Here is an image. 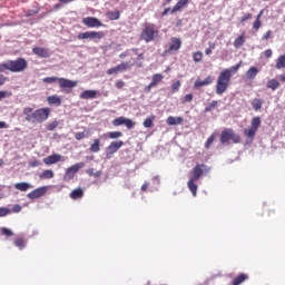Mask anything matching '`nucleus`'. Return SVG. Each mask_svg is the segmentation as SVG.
Returning a JSON list of instances; mask_svg holds the SVG:
<instances>
[{
  "mask_svg": "<svg viewBox=\"0 0 285 285\" xmlns=\"http://www.w3.org/2000/svg\"><path fill=\"white\" fill-rule=\"evenodd\" d=\"M22 115H24V120L28 124H43L50 117V108L45 107L35 110L32 107H24Z\"/></svg>",
  "mask_w": 285,
  "mask_h": 285,
  "instance_id": "f257e3e1",
  "label": "nucleus"
},
{
  "mask_svg": "<svg viewBox=\"0 0 285 285\" xmlns=\"http://www.w3.org/2000/svg\"><path fill=\"white\" fill-rule=\"evenodd\" d=\"M6 70H9V72H24V70H28V60L18 58L0 63V72H6Z\"/></svg>",
  "mask_w": 285,
  "mask_h": 285,
  "instance_id": "f03ea898",
  "label": "nucleus"
},
{
  "mask_svg": "<svg viewBox=\"0 0 285 285\" xmlns=\"http://www.w3.org/2000/svg\"><path fill=\"white\" fill-rule=\"evenodd\" d=\"M233 76H230L229 70L220 71L217 82H216V95H224L228 90V86H230V79Z\"/></svg>",
  "mask_w": 285,
  "mask_h": 285,
  "instance_id": "7ed1b4c3",
  "label": "nucleus"
},
{
  "mask_svg": "<svg viewBox=\"0 0 285 285\" xmlns=\"http://www.w3.org/2000/svg\"><path fill=\"white\" fill-rule=\"evenodd\" d=\"M159 37V30L154 23L145 24L141 33L140 39L146 41V43H150V41H155Z\"/></svg>",
  "mask_w": 285,
  "mask_h": 285,
  "instance_id": "20e7f679",
  "label": "nucleus"
},
{
  "mask_svg": "<svg viewBox=\"0 0 285 285\" xmlns=\"http://www.w3.org/2000/svg\"><path fill=\"white\" fill-rule=\"evenodd\" d=\"M220 144H242V136L235 132L233 128H226L220 134Z\"/></svg>",
  "mask_w": 285,
  "mask_h": 285,
  "instance_id": "39448f33",
  "label": "nucleus"
},
{
  "mask_svg": "<svg viewBox=\"0 0 285 285\" xmlns=\"http://www.w3.org/2000/svg\"><path fill=\"white\" fill-rule=\"evenodd\" d=\"M43 83H55L58 81L59 88L72 90V88H77V80H70L66 78H57V77H47L42 79Z\"/></svg>",
  "mask_w": 285,
  "mask_h": 285,
  "instance_id": "423d86ee",
  "label": "nucleus"
},
{
  "mask_svg": "<svg viewBox=\"0 0 285 285\" xmlns=\"http://www.w3.org/2000/svg\"><path fill=\"white\" fill-rule=\"evenodd\" d=\"M259 126H262V118L256 116L252 119L250 127L244 129L245 137L253 141V139H255V136L257 135V130H259Z\"/></svg>",
  "mask_w": 285,
  "mask_h": 285,
  "instance_id": "0eeeda50",
  "label": "nucleus"
},
{
  "mask_svg": "<svg viewBox=\"0 0 285 285\" xmlns=\"http://www.w3.org/2000/svg\"><path fill=\"white\" fill-rule=\"evenodd\" d=\"M104 37H106L104 31H86L78 35V39L80 40L91 39L92 41H95V39H104Z\"/></svg>",
  "mask_w": 285,
  "mask_h": 285,
  "instance_id": "6e6552de",
  "label": "nucleus"
},
{
  "mask_svg": "<svg viewBox=\"0 0 285 285\" xmlns=\"http://www.w3.org/2000/svg\"><path fill=\"white\" fill-rule=\"evenodd\" d=\"M112 126H126L128 130H131V128H135V121H132V119L120 116L112 120Z\"/></svg>",
  "mask_w": 285,
  "mask_h": 285,
  "instance_id": "1a4fd4ad",
  "label": "nucleus"
},
{
  "mask_svg": "<svg viewBox=\"0 0 285 285\" xmlns=\"http://www.w3.org/2000/svg\"><path fill=\"white\" fill-rule=\"evenodd\" d=\"M191 179H195L196 181L203 177L204 173H208V167L205 164H197L193 170Z\"/></svg>",
  "mask_w": 285,
  "mask_h": 285,
  "instance_id": "9d476101",
  "label": "nucleus"
},
{
  "mask_svg": "<svg viewBox=\"0 0 285 285\" xmlns=\"http://www.w3.org/2000/svg\"><path fill=\"white\" fill-rule=\"evenodd\" d=\"M82 23L87 28H101V27H104V23L101 22V20H99V18H96V17H86V18L82 19Z\"/></svg>",
  "mask_w": 285,
  "mask_h": 285,
  "instance_id": "9b49d317",
  "label": "nucleus"
},
{
  "mask_svg": "<svg viewBox=\"0 0 285 285\" xmlns=\"http://www.w3.org/2000/svg\"><path fill=\"white\" fill-rule=\"evenodd\" d=\"M86 166V164L83 163H77L72 166H70L69 168H67L65 177L66 179H73L75 175H77L78 170H81V168H83Z\"/></svg>",
  "mask_w": 285,
  "mask_h": 285,
  "instance_id": "f8f14e48",
  "label": "nucleus"
},
{
  "mask_svg": "<svg viewBox=\"0 0 285 285\" xmlns=\"http://www.w3.org/2000/svg\"><path fill=\"white\" fill-rule=\"evenodd\" d=\"M161 81H164V75H161V73H154L151 76L150 83L145 88L146 92H150V90H153V88L159 86V83H161Z\"/></svg>",
  "mask_w": 285,
  "mask_h": 285,
  "instance_id": "ddd939ff",
  "label": "nucleus"
},
{
  "mask_svg": "<svg viewBox=\"0 0 285 285\" xmlns=\"http://www.w3.org/2000/svg\"><path fill=\"white\" fill-rule=\"evenodd\" d=\"M46 193H48L47 187H38V188L33 189L31 193H29L27 195V197L29 199H39V197H43V195H46Z\"/></svg>",
  "mask_w": 285,
  "mask_h": 285,
  "instance_id": "4468645a",
  "label": "nucleus"
},
{
  "mask_svg": "<svg viewBox=\"0 0 285 285\" xmlns=\"http://www.w3.org/2000/svg\"><path fill=\"white\" fill-rule=\"evenodd\" d=\"M59 161H63V156L59 154H53L43 158V164H46V166H52V164H59Z\"/></svg>",
  "mask_w": 285,
  "mask_h": 285,
  "instance_id": "2eb2a0df",
  "label": "nucleus"
},
{
  "mask_svg": "<svg viewBox=\"0 0 285 285\" xmlns=\"http://www.w3.org/2000/svg\"><path fill=\"white\" fill-rule=\"evenodd\" d=\"M213 81H215V78L213 76H207L204 80L198 78L194 82V88L199 89V88H204V86H210Z\"/></svg>",
  "mask_w": 285,
  "mask_h": 285,
  "instance_id": "dca6fc26",
  "label": "nucleus"
},
{
  "mask_svg": "<svg viewBox=\"0 0 285 285\" xmlns=\"http://www.w3.org/2000/svg\"><path fill=\"white\" fill-rule=\"evenodd\" d=\"M33 55H37V57H40L41 59H48L50 57V50L43 48V47H35L32 49Z\"/></svg>",
  "mask_w": 285,
  "mask_h": 285,
  "instance_id": "f3484780",
  "label": "nucleus"
},
{
  "mask_svg": "<svg viewBox=\"0 0 285 285\" xmlns=\"http://www.w3.org/2000/svg\"><path fill=\"white\" fill-rule=\"evenodd\" d=\"M121 146H124V141L121 140L110 142V145L107 147V155H115V153H117Z\"/></svg>",
  "mask_w": 285,
  "mask_h": 285,
  "instance_id": "a211bd4d",
  "label": "nucleus"
},
{
  "mask_svg": "<svg viewBox=\"0 0 285 285\" xmlns=\"http://www.w3.org/2000/svg\"><path fill=\"white\" fill-rule=\"evenodd\" d=\"M188 3L190 2H187V0H178L177 3L170 10V14H175L176 12H181V10H184L185 8H188Z\"/></svg>",
  "mask_w": 285,
  "mask_h": 285,
  "instance_id": "6ab92c4d",
  "label": "nucleus"
},
{
  "mask_svg": "<svg viewBox=\"0 0 285 285\" xmlns=\"http://www.w3.org/2000/svg\"><path fill=\"white\" fill-rule=\"evenodd\" d=\"M179 48H181V39L171 38L168 52H177V50H179Z\"/></svg>",
  "mask_w": 285,
  "mask_h": 285,
  "instance_id": "aec40b11",
  "label": "nucleus"
},
{
  "mask_svg": "<svg viewBox=\"0 0 285 285\" xmlns=\"http://www.w3.org/2000/svg\"><path fill=\"white\" fill-rule=\"evenodd\" d=\"M99 91L97 90H85L80 94V99H97Z\"/></svg>",
  "mask_w": 285,
  "mask_h": 285,
  "instance_id": "412c9836",
  "label": "nucleus"
},
{
  "mask_svg": "<svg viewBox=\"0 0 285 285\" xmlns=\"http://www.w3.org/2000/svg\"><path fill=\"white\" fill-rule=\"evenodd\" d=\"M257 75H259V69L257 67H250L246 73L245 77L246 79H248L249 81H253V79H255V77H257Z\"/></svg>",
  "mask_w": 285,
  "mask_h": 285,
  "instance_id": "4be33fe9",
  "label": "nucleus"
},
{
  "mask_svg": "<svg viewBox=\"0 0 285 285\" xmlns=\"http://www.w3.org/2000/svg\"><path fill=\"white\" fill-rule=\"evenodd\" d=\"M166 121L168 126H180V124H184V118L169 116Z\"/></svg>",
  "mask_w": 285,
  "mask_h": 285,
  "instance_id": "5701e85b",
  "label": "nucleus"
},
{
  "mask_svg": "<svg viewBox=\"0 0 285 285\" xmlns=\"http://www.w3.org/2000/svg\"><path fill=\"white\" fill-rule=\"evenodd\" d=\"M14 188H16V190L26 193L27 190H30V188H32V185H30V183H17V184H14Z\"/></svg>",
  "mask_w": 285,
  "mask_h": 285,
  "instance_id": "b1692460",
  "label": "nucleus"
},
{
  "mask_svg": "<svg viewBox=\"0 0 285 285\" xmlns=\"http://www.w3.org/2000/svg\"><path fill=\"white\" fill-rule=\"evenodd\" d=\"M195 181L197 180H195L194 178H190L187 183V187L190 190L191 195L194 197H197V184Z\"/></svg>",
  "mask_w": 285,
  "mask_h": 285,
  "instance_id": "393cba45",
  "label": "nucleus"
},
{
  "mask_svg": "<svg viewBox=\"0 0 285 285\" xmlns=\"http://www.w3.org/2000/svg\"><path fill=\"white\" fill-rule=\"evenodd\" d=\"M47 101L50 106H61V98L57 95L49 96Z\"/></svg>",
  "mask_w": 285,
  "mask_h": 285,
  "instance_id": "a878e982",
  "label": "nucleus"
},
{
  "mask_svg": "<svg viewBox=\"0 0 285 285\" xmlns=\"http://www.w3.org/2000/svg\"><path fill=\"white\" fill-rule=\"evenodd\" d=\"M276 70H284L285 69V53L278 56L276 59V65H275Z\"/></svg>",
  "mask_w": 285,
  "mask_h": 285,
  "instance_id": "bb28decb",
  "label": "nucleus"
},
{
  "mask_svg": "<svg viewBox=\"0 0 285 285\" xmlns=\"http://www.w3.org/2000/svg\"><path fill=\"white\" fill-rule=\"evenodd\" d=\"M69 197L71 199H81L83 197V189L82 188H76L70 194Z\"/></svg>",
  "mask_w": 285,
  "mask_h": 285,
  "instance_id": "cd10ccee",
  "label": "nucleus"
},
{
  "mask_svg": "<svg viewBox=\"0 0 285 285\" xmlns=\"http://www.w3.org/2000/svg\"><path fill=\"white\" fill-rule=\"evenodd\" d=\"M100 146L101 141L98 138L94 139V142L90 145L89 148L90 153H99L101 150Z\"/></svg>",
  "mask_w": 285,
  "mask_h": 285,
  "instance_id": "c85d7f7f",
  "label": "nucleus"
},
{
  "mask_svg": "<svg viewBox=\"0 0 285 285\" xmlns=\"http://www.w3.org/2000/svg\"><path fill=\"white\" fill-rule=\"evenodd\" d=\"M246 279H248L247 274H239L237 277L234 278V281L232 282V285L244 284V282H246Z\"/></svg>",
  "mask_w": 285,
  "mask_h": 285,
  "instance_id": "c756f323",
  "label": "nucleus"
},
{
  "mask_svg": "<svg viewBox=\"0 0 285 285\" xmlns=\"http://www.w3.org/2000/svg\"><path fill=\"white\" fill-rule=\"evenodd\" d=\"M132 66V62H121L120 65L116 66V69L118 70V72H125V70H130Z\"/></svg>",
  "mask_w": 285,
  "mask_h": 285,
  "instance_id": "7c9ffc66",
  "label": "nucleus"
},
{
  "mask_svg": "<svg viewBox=\"0 0 285 285\" xmlns=\"http://www.w3.org/2000/svg\"><path fill=\"white\" fill-rule=\"evenodd\" d=\"M39 12H41V7H39V4H37L32 9H28L27 11H24V16L26 17H35V14H39Z\"/></svg>",
  "mask_w": 285,
  "mask_h": 285,
  "instance_id": "2f4dec72",
  "label": "nucleus"
},
{
  "mask_svg": "<svg viewBox=\"0 0 285 285\" xmlns=\"http://www.w3.org/2000/svg\"><path fill=\"white\" fill-rule=\"evenodd\" d=\"M252 106L256 112H259V110H262V106H264V100L256 98L252 101Z\"/></svg>",
  "mask_w": 285,
  "mask_h": 285,
  "instance_id": "473e14b6",
  "label": "nucleus"
},
{
  "mask_svg": "<svg viewBox=\"0 0 285 285\" xmlns=\"http://www.w3.org/2000/svg\"><path fill=\"white\" fill-rule=\"evenodd\" d=\"M102 137H108L109 139H119V137H124L121 131H109L104 134Z\"/></svg>",
  "mask_w": 285,
  "mask_h": 285,
  "instance_id": "72a5a7b5",
  "label": "nucleus"
},
{
  "mask_svg": "<svg viewBox=\"0 0 285 285\" xmlns=\"http://www.w3.org/2000/svg\"><path fill=\"white\" fill-rule=\"evenodd\" d=\"M266 88L269 90H277V88H279V81H277V79H271L267 81Z\"/></svg>",
  "mask_w": 285,
  "mask_h": 285,
  "instance_id": "f704fd0d",
  "label": "nucleus"
},
{
  "mask_svg": "<svg viewBox=\"0 0 285 285\" xmlns=\"http://www.w3.org/2000/svg\"><path fill=\"white\" fill-rule=\"evenodd\" d=\"M106 14L109 21H117L119 17H121V13L119 11H108Z\"/></svg>",
  "mask_w": 285,
  "mask_h": 285,
  "instance_id": "c9c22d12",
  "label": "nucleus"
},
{
  "mask_svg": "<svg viewBox=\"0 0 285 285\" xmlns=\"http://www.w3.org/2000/svg\"><path fill=\"white\" fill-rule=\"evenodd\" d=\"M52 177H55V171L51 169H46L40 174V179H52Z\"/></svg>",
  "mask_w": 285,
  "mask_h": 285,
  "instance_id": "e433bc0d",
  "label": "nucleus"
},
{
  "mask_svg": "<svg viewBox=\"0 0 285 285\" xmlns=\"http://www.w3.org/2000/svg\"><path fill=\"white\" fill-rule=\"evenodd\" d=\"M217 106H219V101L213 100L205 107V112H212V110H215V108H217Z\"/></svg>",
  "mask_w": 285,
  "mask_h": 285,
  "instance_id": "4c0bfd02",
  "label": "nucleus"
},
{
  "mask_svg": "<svg viewBox=\"0 0 285 285\" xmlns=\"http://www.w3.org/2000/svg\"><path fill=\"white\" fill-rule=\"evenodd\" d=\"M153 121H155V116H151V117H149V118H146V119L144 120L142 125H144L145 128H153V126H154V122H153Z\"/></svg>",
  "mask_w": 285,
  "mask_h": 285,
  "instance_id": "58836bf2",
  "label": "nucleus"
},
{
  "mask_svg": "<svg viewBox=\"0 0 285 285\" xmlns=\"http://www.w3.org/2000/svg\"><path fill=\"white\" fill-rule=\"evenodd\" d=\"M244 35L239 36L238 38L235 39L234 41V47L235 48H242L243 43H245Z\"/></svg>",
  "mask_w": 285,
  "mask_h": 285,
  "instance_id": "ea45409f",
  "label": "nucleus"
},
{
  "mask_svg": "<svg viewBox=\"0 0 285 285\" xmlns=\"http://www.w3.org/2000/svg\"><path fill=\"white\" fill-rule=\"evenodd\" d=\"M204 59V53H202V51H196L193 53V60L195 61V63H199V61H202Z\"/></svg>",
  "mask_w": 285,
  "mask_h": 285,
  "instance_id": "a19ab883",
  "label": "nucleus"
},
{
  "mask_svg": "<svg viewBox=\"0 0 285 285\" xmlns=\"http://www.w3.org/2000/svg\"><path fill=\"white\" fill-rule=\"evenodd\" d=\"M239 68H242V61L238 62L236 66H233L228 69H224V70H228L229 71V77H233V73L237 72V70H239Z\"/></svg>",
  "mask_w": 285,
  "mask_h": 285,
  "instance_id": "79ce46f5",
  "label": "nucleus"
},
{
  "mask_svg": "<svg viewBox=\"0 0 285 285\" xmlns=\"http://www.w3.org/2000/svg\"><path fill=\"white\" fill-rule=\"evenodd\" d=\"M213 141H215V134L210 135L208 137V139L205 142V148L206 150H208V148H210V146H213Z\"/></svg>",
  "mask_w": 285,
  "mask_h": 285,
  "instance_id": "37998d69",
  "label": "nucleus"
},
{
  "mask_svg": "<svg viewBox=\"0 0 285 285\" xmlns=\"http://www.w3.org/2000/svg\"><path fill=\"white\" fill-rule=\"evenodd\" d=\"M14 244L18 248H20V250L26 247V240H23V238H17Z\"/></svg>",
  "mask_w": 285,
  "mask_h": 285,
  "instance_id": "c03bdc74",
  "label": "nucleus"
},
{
  "mask_svg": "<svg viewBox=\"0 0 285 285\" xmlns=\"http://www.w3.org/2000/svg\"><path fill=\"white\" fill-rule=\"evenodd\" d=\"M179 88H181V81L177 80L171 85V92H179Z\"/></svg>",
  "mask_w": 285,
  "mask_h": 285,
  "instance_id": "a18cd8bd",
  "label": "nucleus"
},
{
  "mask_svg": "<svg viewBox=\"0 0 285 285\" xmlns=\"http://www.w3.org/2000/svg\"><path fill=\"white\" fill-rule=\"evenodd\" d=\"M259 28H262V20L255 18V21L253 22V30H255L257 32V30H259Z\"/></svg>",
  "mask_w": 285,
  "mask_h": 285,
  "instance_id": "49530a36",
  "label": "nucleus"
},
{
  "mask_svg": "<svg viewBox=\"0 0 285 285\" xmlns=\"http://www.w3.org/2000/svg\"><path fill=\"white\" fill-rule=\"evenodd\" d=\"M11 210L8 207H0V217H6L10 215Z\"/></svg>",
  "mask_w": 285,
  "mask_h": 285,
  "instance_id": "de8ad7c7",
  "label": "nucleus"
},
{
  "mask_svg": "<svg viewBox=\"0 0 285 285\" xmlns=\"http://www.w3.org/2000/svg\"><path fill=\"white\" fill-rule=\"evenodd\" d=\"M1 233H2V235H4L6 237H12L14 234L12 233V230H10L9 228H6V227H3L2 229H1Z\"/></svg>",
  "mask_w": 285,
  "mask_h": 285,
  "instance_id": "09e8293b",
  "label": "nucleus"
},
{
  "mask_svg": "<svg viewBox=\"0 0 285 285\" xmlns=\"http://www.w3.org/2000/svg\"><path fill=\"white\" fill-rule=\"evenodd\" d=\"M58 126H59V121L55 120L53 122H49V124L47 125V129L50 130V131H52V130H55V128H57Z\"/></svg>",
  "mask_w": 285,
  "mask_h": 285,
  "instance_id": "8fccbe9b",
  "label": "nucleus"
},
{
  "mask_svg": "<svg viewBox=\"0 0 285 285\" xmlns=\"http://www.w3.org/2000/svg\"><path fill=\"white\" fill-rule=\"evenodd\" d=\"M183 104H190L193 101V94H187L185 97L181 99Z\"/></svg>",
  "mask_w": 285,
  "mask_h": 285,
  "instance_id": "3c124183",
  "label": "nucleus"
},
{
  "mask_svg": "<svg viewBox=\"0 0 285 285\" xmlns=\"http://www.w3.org/2000/svg\"><path fill=\"white\" fill-rule=\"evenodd\" d=\"M249 19H253V13H245L240 19V23H246Z\"/></svg>",
  "mask_w": 285,
  "mask_h": 285,
  "instance_id": "603ef678",
  "label": "nucleus"
},
{
  "mask_svg": "<svg viewBox=\"0 0 285 285\" xmlns=\"http://www.w3.org/2000/svg\"><path fill=\"white\" fill-rule=\"evenodd\" d=\"M271 37H273V31L268 30L266 31L263 37H262V40L263 41H268V39H271Z\"/></svg>",
  "mask_w": 285,
  "mask_h": 285,
  "instance_id": "864d4df0",
  "label": "nucleus"
},
{
  "mask_svg": "<svg viewBox=\"0 0 285 285\" xmlns=\"http://www.w3.org/2000/svg\"><path fill=\"white\" fill-rule=\"evenodd\" d=\"M75 138L77 139V141H81V139H86V132L83 131L77 132L75 135Z\"/></svg>",
  "mask_w": 285,
  "mask_h": 285,
  "instance_id": "5fc2aeb1",
  "label": "nucleus"
},
{
  "mask_svg": "<svg viewBox=\"0 0 285 285\" xmlns=\"http://www.w3.org/2000/svg\"><path fill=\"white\" fill-rule=\"evenodd\" d=\"M6 97H12V92L0 91V101L1 99H6Z\"/></svg>",
  "mask_w": 285,
  "mask_h": 285,
  "instance_id": "6e6d98bb",
  "label": "nucleus"
},
{
  "mask_svg": "<svg viewBox=\"0 0 285 285\" xmlns=\"http://www.w3.org/2000/svg\"><path fill=\"white\" fill-rule=\"evenodd\" d=\"M29 166H30L31 168H37V167L41 166V161H39V160H32V161L29 163Z\"/></svg>",
  "mask_w": 285,
  "mask_h": 285,
  "instance_id": "4d7b16f0",
  "label": "nucleus"
},
{
  "mask_svg": "<svg viewBox=\"0 0 285 285\" xmlns=\"http://www.w3.org/2000/svg\"><path fill=\"white\" fill-rule=\"evenodd\" d=\"M124 86H126V82H124V80H117L116 81V88L118 90H121V88H124Z\"/></svg>",
  "mask_w": 285,
  "mask_h": 285,
  "instance_id": "13d9d810",
  "label": "nucleus"
},
{
  "mask_svg": "<svg viewBox=\"0 0 285 285\" xmlns=\"http://www.w3.org/2000/svg\"><path fill=\"white\" fill-rule=\"evenodd\" d=\"M264 57H265L266 59H271V58L273 57V50L266 49V50L264 51Z\"/></svg>",
  "mask_w": 285,
  "mask_h": 285,
  "instance_id": "bf43d9fd",
  "label": "nucleus"
},
{
  "mask_svg": "<svg viewBox=\"0 0 285 285\" xmlns=\"http://www.w3.org/2000/svg\"><path fill=\"white\" fill-rule=\"evenodd\" d=\"M117 72H119V71L117 70V67H112V68H110V69L107 70V75H115V73H117Z\"/></svg>",
  "mask_w": 285,
  "mask_h": 285,
  "instance_id": "052dcab7",
  "label": "nucleus"
},
{
  "mask_svg": "<svg viewBox=\"0 0 285 285\" xmlns=\"http://www.w3.org/2000/svg\"><path fill=\"white\" fill-rule=\"evenodd\" d=\"M6 81H8V78L3 75H0V88L6 83Z\"/></svg>",
  "mask_w": 285,
  "mask_h": 285,
  "instance_id": "680f3d73",
  "label": "nucleus"
},
{
  "mask_svg": "<svg viewBox=\"0 0 285 285\" xmlns=\"http://www.w3.org/2000/svg\"><path fill=\"white\" fill-rule=\"evenodd\" d=\"M12 213H21V205H14L12 208Z\"/></svg>",
  "mask_w": 285,
  "mask_h": 285,
  "instance_id": "e2e57ef3",
  "label": "nucleus"
},
{
  "mask_svg": "<svg viewBox=\"0 0 285 285\" xmlns=\"http://www.w3.org/2000/svg\"><path fill=\"white\" fill-rule=\"evenodd\" d=\"M170 10H173V9H170V8L164 9V11L161 12V17H167V14H168V12H170Z\"/></svg>",
  "mask_w": 285,
  "mask_h": 285,
  "instance_id": "0e129e2a",
  "label": "nucleus"
},
{
  "mask_svg": "<svg viewBox=\"0 0 285 285\" xmlns=\"http://www.w3.org/2000/svg\"><path fill=\"white\" fill-rule=\"evenodd\" d=\"M264 16V9H262L258 14L256 16V19L262 20V17Z\"/></svg>",
  "mask_w": 285,
  "mask_h": 285,
  "instance_id": "69168bd1",
  "label": "nucleus"
},
{
  "mask_svg": "<svg viewBox=\"0 0 285 285\" xmlns=\"http://www.w3.org/2000/svg\"><path fill=\"white\" fill-rule=\"evenodd\" d=\"M278 79H279V81H282V83H285V72L279 75Z\"/></svg>",
  "mask_w": 285,
  "mask_h": 285,
  "instance_id": "338daca9",
  "label": "nucleus"
},
{
  "mask_svg": "<svg viewBox=\"0 0 285 285\" xmlns=\"http://www.w3.org/2000/svg\"><path fill=\"white\" fill-rule=\"evenodd\" d=\"M141 190L144 193H146V190H148V183H145L142 186H141Z\"/></svg>",
  "mask_w": 285,
  "mask_h": 285,
  "instance_id": "774afa93",
  "label": "nucleus"
}]
</instances>
